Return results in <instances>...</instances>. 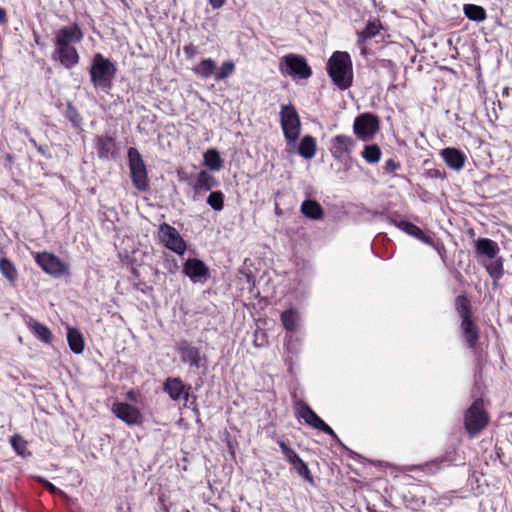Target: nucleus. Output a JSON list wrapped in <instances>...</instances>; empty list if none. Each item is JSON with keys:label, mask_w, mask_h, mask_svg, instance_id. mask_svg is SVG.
<instances>
[{"label": "nucleus", "mask_w": 512, "mask_h": 512, "mask_svg": "<svg viewBox=\"0 0 512 512\" xmlns=\"http://www.w3.org/2000/svg\"><path fill=\"white\" fill-rule=\"evenodd\" d=\"M83 38L84 32L77 23L60 28L55 33V48L51 58L64 68L72 69L80 61V55L74 45L79 44Z\"/></svg>", "instance_id": "1"}, {"label": "nucleus", "mask_w": 512, "mask_h": 512, "mask_svg": "<svg viewBox=\"0 0 512 512\" xmlns=\"http://www.w3.org/2000/svg\"><path fill=\"white\" fill-rule=\"evenodd\" d=\"M455 309L461 318L462 337L467 347L475 352L480 339V328L475 321L469 298L466 295H458L455 299Z\"/></svg>", "instance_id": "2"}, {"label": "nucleus", "mask_w": 512, "mask_h": 512, "mask_svg": "<svg viewBox=\"0 0 512 512\" xmlns=\"http://www.w3.org/2000/svg\"><path fill=\"white\" fill-rule=\"evenodd\" d=\"M327 72L340 90H346L353 83V66L348 52L335 51L327 62Z\"/></svg>", "instance_id": "3"}, {"label": "nucleus", "mask_w": 512, "mask_h": 512, "mask_svg": "<svg viewBox=\"0 0 512 512\" xmlns=\"http://www.w3.org/2000/svg\"><path fill=\"white\" fill-rule=\"evenodd\" d=\"M117 74V66L101 53H96L89 67L90 81L95 89L109 93Z\"/></svg>", "instance_id": "4"}, {"label": "nucleus", "mask_w": 512, "mask_h": 512, "mask_svg": "<svg viewBox=\"0 0 512 512\" xmlns=\"http://www.w3.org/2000/svg\"><path fill=\"white\" fill-rule=\"evenodd\" d=\"M490 423L483 398L477 397L463 414V425L470 438L478 436Z\"/></svg>", "instance_id": "5"}, {"label": "nucleus", "mask_w": 512, "mask_h": 512, "mask_svg": "<svg viewBox=\"0 0 512 512\" xmlns=\"http://www.w3.org/2000/svg\"><path fill=\"white\" fill-rule=\"evenodd\" d=\"M458 452L455 446H449L445 452L436 458L420 465H410L406 467L409 472L422 473L430 477L438 474L445 467L451 466L457 460Z\"/></svg>", "instance_id": "6"}, {"label": "nucleus", "mask_w": 512, "mask_h": 512, "mask_svg": "<svg viewBox=\"0 0 512 512\" xmlns=\"http://www.w3.org/2000/svg\"><path fill=\"white\" fill-rule=\"evenodd\" d=\"M128 162L133 186L138 191H147L149 189L147 168L141 154L134 147L128 150Z\"/></svg>", "instance_id": "7"}, {"label": "nucleus", "mask_w": 512, "mask_h": 512, "mask_svg": "<svg viewBox=\"0 0 512 512\" xmlns=\"http://www.w3.org/2000/svg\"><path fill=\"white\" fill-rule=\"evenodd\" d=\"M36 264L46 274L61 278L70 274L69 264L61 260L57 255L51 252L43 251L33 254Z\"/></svg>", "instance_id": "8"}, {"label": "nucleus", "mask_w": 512, "mask_h": 512, "mask_svg": "<svg viewBox=\"0 0 512 512\" xmlns=\"http://www.w3.org/2000/svg\"><path fill=\"white\" fill-rule=\"evenodd\" d=\"M280 124L284 137L288 143L296 142L301 133V121L293 104L281 106Z\"/></svg>", "instance_id": "9"}, {"label": "nucleus", "mask_w": 512, "mask_h": 512, "mask_svg": "<svg viewBox=\"0 0 512 512\" xmlns=\"http://www.w3.org/2000/svg\"><path fill=\"white\" fill-rule=\"evenodd\" d=\"M279 70L284 75L293 78L307 79L312 75V69L302 55L287 54L284 55L279 63Z\"/></svg>", "instance_id": "10"}, {"label": "nucleus", "mask_w": 512, "mask_h": 512, "mask_svg": "<svg viewBox=\"0 0 512 512\" xmlns=\"http://www.w3.org/2000/svg\"><path fill=\"white\" fill-rule=\"evenodd\" d=\"M295 409L296 415L303 419L306 424L329 435L333 440L340 442L334 430L328 424H326L306 403L300 400L296 401Z\"/></svg>", "instance_id": "11"}, {"label": "nucleus", "mask_w": 512, "mask_h": 512, "mask_svg": "<svg viewBox=\"0 0 512 512\" xmlns=\"http://www.w3.org/2000/svg\"><path fill=\"white\" fill-rule=\"evenodd\" d=\"M379 129L380 120L375 114L362 113L354 120L353 132L362 141L372 139Z\"/></svg>", "instance_id": "12"}, {"label": "nucleus", "mask_w": 512, "mask_h": 512, "mask_svg": "<svg viewBox=\"0 0 512 512\" xmlns=\"http://www.w3.org/2000/svg\"><path fill=\"white\" fill-rule=\"evenodd\" d=\"M158 239L167 249L176 254L183 255L186 252L187 245L177 229L168 223H162L159 226Z\"/></svg>", "instance_id": "13"}, {"label": "nucleus", "mask_w": 512, "mask_h": 512, "mask_svg": "<svg viewBox=\"0 0 512 512\" xmlns=\"http://www.w3.org/2000/svg\"><path fill=\"white\" fill-rule=\"evenodd\" d=\"M355 145L356 141L351 136L340 134L330 140L329 151L336 161H343L350 157Z\"/></svg>", "instance_id": "14"}, {"label": "nucleus", "mask_w": 512, "mask_h": 512, "mask_svg": "<svg viewBox=\"0 0 512 512\" xmlns=\"http://www.w3.org/2000/svg\"><path fill=\"white\" fill-rule=\"evenodd\" d=\"M163 392L166 393L172 401L185 402L189 401L191 385L185 384L180 377H168L162 386Z\"/></svg>", "instance_id": "15"}, {"label": "nucleus", "mask_w": 512, "mask_h": 512, "mask_svg": "<svg viewBox=\"0 0 512 512\" xmlns=\"http://www.w3.org/2000/svg\"><path fill=\"white\" fill-rule=\"evenodd\" d=\"M113 414L127 425H142L143 415L136 406L125 403L115 402L112 405Z\"/></svg>", "instance_id": "16"}, {"label": "nucleus", "mask_w": 512, "mask_h": 512, "mask_svg": "<svg viewBox=\"0 0 512 512\" xmlns=\"http://www.w3.org/2000/svg\"><path fill=\"white\" fill-rule=\"evenodd\" d=\"M176 350L180 354L182 362L188 363L194 368L200 367L202 356L199 348L191 345L187 340H181L177 343Z\"/></svg>", "instance_id": "17"}, {"label": "nucleus", "mask_w": 512, "mask_h": 512, "mask_svg": "<svg viewBox=\"0 0 512 512\" xmlns=\"http://www.w3.org/2000/svg\"><path fill=\"white\" fill-rule=\"evenodd\" d=\"M183 272L192 280L207 279L210 277L209 268L200 259L189 258L183 267Z\"/></svg>", "instance_id": "18"}, {"label": "nucleus", "mask_w": 512, "mask_h": 512, "mask_svg": "<svg viewBox=\"0 0 512 512\" xmlns=\"http://www.w3.org/2000/svg\"><path fill=\"white\" fill-rule=\"evenodd\" d=\"M440 155L446 165L456 171L464 168L466 162V155L459 149L454 147H447L441 150Z\"/></svg>", "instance_id": "19"}, {"label": "nucleus", "mask_w": 512, "mask_h": 512, "mask_svg": "<svg viewBox=\"0 0 512 512\" xmlns=\"http://www.w3.org/2000/svg\"><path fill=\"white\" fill-rule=\"evenodd\" d=\"M382 29L380 20L369 21L366 27L357 33V44L360 46L362 54L366 53V42L377 36Z\"/></svg>", "instance_id": "20"}, {"label": "nucleus", "mask_w": 512, "mask_h": 512, "mask_svg": "<svg viewBox=\"0 0 512 512\" xmlns=\"http://www.w3.org/2000/svg\"><path fill=\"white\" fill-rule=\"evenodd\" d=\"M218 185L217 179L206 170H201L196 180L192 185L193 192L195 195H200L203 192L210 191Z\"/></svg>", "instance_id": "21"}, {"label": "nucleus", "mask_w": 512, "mask_h": 512, "mask_svg": "<svg viewBox=\"0 0 512 512\" xmlns=\"http://www.w3.org/2000/svg\"><path fill=\"white\" fill-rule=\"evenodd\" d=\"M116 148V140L112 136L97 135L95 137V149L100 159H108Z\"/></svg>", "instance_id": "22"}, {"label": "nucleus", "mask_w": 512, "mask_h": 512, "mask_svg": "<svg viewBox=\"0 0 512 512\" xmlns=\"http://www.w3.org/2000/svg\"><path fill=\"white\" fill-rule=\"evenodd\" d=\"M392 221L400 230L406 232L408 235L417 238L418 240L422 241L425 244L431 245L433 243L432 237L424 233L423 230L419 228L417 225L406 220Z\"/></svg>", "instance_id": "23"}, {"label": "nucleus", "mask_w": 512, "mask_h": 512, "mask_svg": "<svg viewBox=\"0 0 512 512\" xmlns=\"http://www.w3.org/2000/svg\"><path fill=\"white\" fill-rule=\"evenodd\" d=\"M500 249L498 244L489 238H479L476 243V252L478 255L495 258Z\"/></svg>", "instance_id": "24"}, {"label": "nucleus", "mask_w": 512, "mask_h": 512, "mask_svg": "<svg viewBox=\"0 0 512 512\" xmlns=\"http://www.w3.org/2000/svg\"><path fill=\"white\" fill-rule=\"evenodd\" d=\"M317 150L316 140L311 135H305L298 146V153L300 156L306 159H312Z\"/></svg>", "instance_id": "25"}, {"label": "nucleus", "mask_w": 512, "mask_h": 512, "mask_svg": "<svg viewBox=\"0 0 512 512\" xmlns=\"http://www.w3.org/2000/svg\"><path fill=\"white\" fill-rule=\"evenodd\" d=\"M67 341L70 349L75 354H80L84 351L85 342L82 333L76 328H68Z\"/></svg>", "instance_id": "26"}, {"label": "nucleus", "mask_w": 512, "mask_h": 512, "mask_svg": "<svg viewBox=\"0 0 512 512\" xmlns=\"http://www.w3.org/2000/svg\"><path fill=\"white\" fill-rule=\"evenodd\" d=\"M301 212L312 220H319L323 217V209L315 200H305L301 204Z\"/></svg>", "instance_id": "27"}, {"label": "nucleus", "mask_w": 512, "mask_h": 512, "mask_svg": "<svg viewBox=\"0 0 512 512\" xmlns=\"http://www.w3.org/2000/svg\"><path fill=\"white\" fill-rule=\"evenodd\" d=\"M193 72L202 79L214 76L216 70V62L211 58H205L200 61L193 69Z\"/></svg>", "instance_id": "28"}, {"label": "nucleus", "mask_w": 512, "mask_h": 512, "mask_svg": "<svg viewBox=\"0 0 512 512\" xmlns=\"http://www.w3.org/2000/svg\"><path fill=\"white\" fill-rule=\"evenodd\" d=\"M204 165L208 167L211 171H220L223 167V160L219 154V152L214 149H208L204 155Z\"/></svg>", "instance_id": "29"}, {"label": "nucleus", "mask_w": 512, "mask_h": 512, "mask_svg": "<svg viewBox=\"0 0 512 512\" xmlns=\"http://www.w3.org/2000/svg\"><path fill=\"white\" fill-rule=\"evenodd\" d=\"M10 444L17 455L26 459L32 456V452L28 449V442L20 435L14 434L10 439Z\"/></svg>", "instance_id": "30"}, {"label": "nucleus", "mask_w": 512, "mask_h": 512, "mask_svg": "<svg viewBox=\"0 0 512 512\" xmlns=\"http://www.w3.org/2000/svg\"><path fill=\"white\" fill-rule=\"evenodd\" d=\"M463 11L465 16L472 21L482 22L487 17L486 10L479 5L464 4Z\"/></svg>", "instance_id": "31"}, {"label": "nucleus", "mask_w": 512, "mask_h": 512, "mask_svg": "<svg viewBox=\"0 0 512 512\" xmlns=\"http://www.w3.org/2000/svg\"><path fill=\"white\" fill-rule=\"evenodd\" d=\"M298 318V314L294 309L285 310L280 316L284 328L289 332H295L297 330Z\"/></svg>", "instance_id": "32"}, {"label": "nucleus", "mask_w": 512, "mask_h": 512, "mask_svg": "<svg viewBox=\"0 0 512 512\" xmlns=\"http://www.w3.org/2000/svg\"><path fill=\"white\" fill-rule=\"evenodd\" d=\"M361 155L367 163L376 164L381 159L382 151L377 144H370L364 146Z\"/></svg>", "instance_id": "33"}, {"label": "nucleus", "mask_w": 512, "mask_h": 512, "mask_svg": "<svg viewBox=\"0 0 512 512\" xmlns=\"http://www.w3.org/2000/svg\"><path fill=\"white\" fill-rule=\"evenodd\" d=\"M31 330L33 334L42 342L50 344L53 340V335L50 331V329L37 321H34L31 324Z\"/></svg>", "instance_id": "34"}, {"label": "nucleus", "mask_w": 512, "mask_h": 512, "mask_svg": "<svg viewBox=\"0 0 512 512\" xmlns=\"http://www.w3.org/2000/svg\"><path fill=\"white\" fill-rule=\"evenodd\" d=\"M0 271L2 275L10 282H14L18 277L17 269L14 263L8 258L3 257L0 259Z\"/></svg>", "instance_id": "35"}, {"label": "nucleus", "mask_w": 512, "mask_h": 512, "mask_svg": "<svg viewBox=\"0 0 512 512\" xmlns=\"http://www.w3.org/2000/svg\"><path fill=\"white\" fill-rule=\"evenodd\" d=\"M207 204L216 211L224 208V194L222 191H212L207 197Z\"/></svg>", "instance_id": "36"}, {"label": "nucleus", "mask_w": 512, "mask_h": 512, "mask_svg": "<svg viewBox=\"0 0 512 512\" xmlns=\"http://www.w3.org/2000/svg\"><path fill=\"white\" fill-rule=\"evenodd\" d=\"M235 71V64L232 61H224L221 64V67L214 74V78L216 81L225 80L230 75H232Z\"/></svg>", "instance_id": "37"}, {"label": "nucleus", "mask_w": 512, "mask_h": 512, "mask_svg": "<svg viewBox=\"0 0 512 512\" xmlns=\"http://www.w3.org/2000/svg\"><path fill=\"white\" fill-rule=\"evenodd\" d=\"M293 469L297 472L299 476H301L305 481L310 483L311 485H314V478L311 474V471L307 465L302 459L297 462V464L292 466Z\"/></svg>", "instance_id": "38"}, {"label": "nucleus", "mask_w": 512, "mask_h": 512, "mask_svg": "<svg viewBox=\"0 0 512 512\" xmlns=\"http://www.w3.org/2000/svg\"><path fill=\"white\" fill-rule=\"evenodd\" d=\"M65 117L71 122L73 127L80 128L82 124V117L78 112L77 108L71 103L67 104Z\"/></svg>", "instance_id": "39"}, {"label": "nucleus", "mask_w": 512, "mask_h": 512, "mask_svg": "<svg viewBox=\"0 0 512 512\" xmlns=\"http://www.w3.org/2000/svg\"><path fill=\"white\" fill-rule=\"evenodd\" d=\"M486 270L489 273V275L495 280L500 279L504 274L502 259L498 258L492 261L490 264L486 266Z\"/></svg>", "instance_id": "40"}, {"label": "nucleus", "mask_w": 512, "mask_h": 512, "mask_svg": "<svg viewBox=\"0 0 512 512\" xmlns=\"http://www.w3.org/2000/svg\"><path fill=\"white\" fill-rule=\"evenodd\" d=\"M425 176L431 179H445L447 177V173L442 168L431 167L425 169Z\"/></svg>", "instance_id": "41"}, {"label": "nucleus", "mask_w": 512, "mask_h": 512, "mask_svg": "<svg viewBox=\"0 0 512 512\" xmlns=\"http://www.w3.org/2000/svg\"><path fill=\"white\" fill-rule=\"evenodd\" d=\"M277 443H278V445L281 449V452L283 453L286 461L288 459H290L294 453H296V451L293 448H291L290 446H288L287 443L282 438H279L277 440Z\"/></svg>", "instance_id": "42"}, {"label": "nucleus", "mask_w": 512, "mask_h": 512, "mask_svg": "<svg viewBox=\"0 0 512 512\" xmlns=\"http://www.w3.org/2000/svg\"><path fill=\"white\" fill-rule=\"evenodd\" d=\"M254 336V345L256 347H263L268 344V338L264 331L257 330Z\"/></svg>", "instance_id": "43"}, {"label": "nucleus", "mask_w": 512, "mask_h": 512, "mask_svg": "<svg viewBox=\"0 0 512 512\" xmlns=\"http://www.w3.org/2000/svg\"><path fill=\"white\" fill-rule=\"evenodd\" d=\"M400 167H401V165L399 162L395 161L394 159H388L385 162L384 171L386 173H394L395 171L400 169Z\"/></svg>", "instance_id": "44"}, {"label": "nucleus", "mask_w": 512, "mask_h": 512, "mask_svg": "<svg viewBox=\"0 0 512 512\" xmlns=\"http://www.w3.org/2000/svg\"><path fill=\"white\" fill-rule=\"evenodd\" d=\"M183 51L188 59H192L196 54H198V48L192 43L185 45L183 47Z\"/></svg>", "instance_id": "45"}, {"label": "nucleus", "mask_w": 512, "mask_h": 512, "mask_svg": "<svg viewBox=\"0 0 512 512\" xmlns=\"http://www.w3.org/2000/svg\"><path fill=\"white\" fill-rule=\"evenodd\" d=\"M164 267L170 272L174 273L178 269L177 261L174 258L166 257L164 260Z\"/></svg>", "instance_id": "46"}, {"label": "nucleus", "mask_w": 512, "mask_h": 512, "mask_svg": "<svg viewBox=\"0 0 512 512\" xmlns=\"http://www.w3.org/2000/svg\"><path fill=\"white\" fill-rule=\"evenodd\" d=\"M134 288L138 291H141L142 293H147L148 290H152L151 287H149L145 282L143 281H138V282H135L134 284Z\"/></svg>", "instance_id": "47"}, {"label": "nucleus", "mask_w": 512, "mask_h": 512, "mask_svg": "<svg viewBox=\"0 0 512 512\" xmlns=\"http://www.w3.org/2000/svg\"><path fill=\"white\" fill-rule=\"evenodd\" d=\"M139 396V392L135 391L134 389H131L126 393V399L134 403H137L139 401Z\"/></svg>", "instance_id": "48"}, {"label": "nucleus", "mask_w": 512, "mask_h": 512, "mask_svg": "<svg viewBox=\"0 0 512 512\" xmlns=\"http://www.w3.org/2000/svg\"><path fill=\"white\" fill-rule=\"evenodd\" d=\"M8 23V15L5 8L0 6V26H4Z\"/></svg>", "instance_id": "49"}, {"label": "nucleus", "mask_w": 512, "mask_h": 512, "mask_svg": "<svg viewBox=\"0 0 512 512\" xmlns=\"http://www.w3.org/2000/svg\"><path fill=\"white\" fill-rule=\"evenodd\" d=\"M226 0H209L210 5L214 9H219L225 4Z\"/></svg>", "instance_id": "50"}, {"label": "nucleus", "mask_w": 512, "mask_h": 512, "mask_svg": "<svg viewBox=\"0 0 512 512\" xmlns=\"http://www.w3.org/2000/svg\"><path fill=\"white\" fill-rule=\"evenodd\" d=\"M301 460L300 456L298 455V453H294L292 455V457L290 459L287 460V462H289L291 464V466L297 464V462Z\"/></svg>", "instance_id": "51"}, {"label": "nucleus", "mask_w": 512, "mask_h": 512, "mask_svg": "<svg viewBox=\"0 0 512 512\" xmlns=\"http://www.w3.org/2000/svg\"><path fill=\"white\" fill-rule=\"evenodd\" d=\"M301 460L300 456L298 455V453H294L292 455V457L290 459L287 460V462H289L291 464V466L297 464V462Z\"/></svg>", "instance_id": "52"}, {"label": "nucleus", "mask_w": 512, "mask_h": 512, "mask_svg": "<svg viewBox=\"0 0 512 512\" xmlns=\"http://www.w3.org/2000/svg\"><path fill=\"white\" fill-rule=\"evenodd\" d=\"M275 211H276L277 214H280V209H279L278 204H276Z\"/></svg>", "instance_id": "53"}, {"label": "nucleus", "mask_w": 512, "mask_h": 512, "mask_svg": "<svg viewBox=\"0 0 512 512\" xmlns=\"http://www.w3.org/2000/svg\"><path fill=\"white\" fill-rule=\"evenodd\" d=\"M132 273L135 274L136 276H138V272L135 268L132 269Z\"/></svg>", "instance_id": "54"}, {"label": "nucleus", "mask_w": 512, "mask_h": 512, "mask_svg": "<svg viewBox=\"0 0 512 512\" xmlns=\"http://www.w3.org/2000/svg\"><path fill=\"white\" fill-rule=\"evenodd\" d=\"M49 487H50V489H52V490H54V489H55V487L53 486V484H50V483H49Z\"/></svg>", "instance_id": "55"}, {"label": "nucleus", "mask_w": 512, "mask_h": 512, "mask_svg": "<svg viewBox=\"0 0 512 512\" xmlns=\"http://www.w3.org/2000/svg\"><path fill=\"white\" fill-rule=\"evenodd\" d=\"M428 164H429V161H428V160H426V161L424 162V165L426 166V165H428Z\"/></svg>", "instance_id": "56"}]
</instances>
